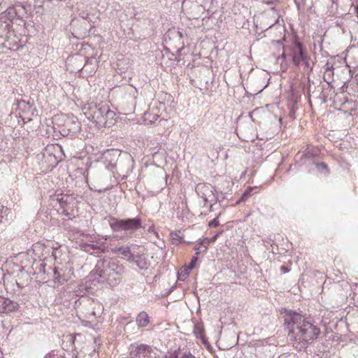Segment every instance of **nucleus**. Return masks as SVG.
<instances>
[{
	"label": "nucleus",
	"mask_w": 358,
	"mask_h": 358,
	"mask_svg": "<svg viewBox=\"0 0 358 358\" xmlns=\"http://www.w3.org/2000/svg\"><path fill=\"white\" fill-rule=\"evenodd\" d=\"M285 311L284 325L288 329V338L293 345L301 344V349L318 337L320 330L317 327L296 311Z\"/></svg>",
	"instance_id": "1"
},
{
	"label": "nucleus",
	"mask_w": 358,
	"mask_h": 358,
	"mask_svg": "<svg viewBox=\"0 0 358 358\" xmlns=\"http://www.w3.org/2000/svg\"><path fill=\"white\" fill-rule=\"evenodd\" d=\"M99 276V282H106L110 287H115L122 280L124 267L115 259L103 258L97 261L95 268L92 271Z\"/></svg>",
	"instance_id": "2"
},
{
	"label": "nucleus",
	"mask_w": 358,
	"mask_h": 358,
	"mask_svg": "<svg viewBox=\"0 0 358 358\" xmlns=\"http://www.w3.org/2000/svg\"><path fill=\"white\" fill-rule=\"evenodd\" d=\"M110 227L113 231H129L133 233L142 227V219L137 216L134 218L117 219L113 217Z\"/></svg>",
	"instance_id": "3"
},
{
	"label": "nucleus",
	"mask_w": 358,
	"mask_h": 358,
	"mask_svg": "<svg viewBox=\"0 0 358 358\" xmlns=\"http://www.w3.org/2000/svg\"><path fill=\"white\" fill-rule=\"evenodd\" d=\"M107 104L108 103L101 102L92 104L89 108V119L98 127H102V124H106V121L104 120V117Z\"/></svg>",
	"instance_id": "4"
},
{
	"label": "nucleus",
	"mask_w": 358,
	"mask_h": 358,
	"mask_svg": "<svg viewBox=\"0 0 358 358\" xmlns=\"http://www.w3.org/2000/svg\"><path fill=\"white\" fill-rule=\"evenodd\" d=\"M32 250L35 255L38 257H41L45 255L49 254L50 252H51L52 256L54 257L55 259H57V248H48L43 243H36L34 244L32 246Z\"/></svg>",
	"instance_id": "5"
},
{
	"label": "nucleus",
	"mask_w": 358,
	"mask_h": 358,
	"mask_svg": "<svg viewBox=\"0 0 358 358\" xmlns=\"http://www.w3.org/2000/svg\"><path fill=\"white\" fill-rule=\"evenodd\" d=\"M307 57L306 50L301 42L295 43V48L292 50V61L294 65L299 66L301 62Z\"/></svg>",
	"instance_id": "6"
},
{
	"label": "nucleus",
	"mask_w": 358,
	"mask_h": 358,
	"mask_svg": "<svg viewBox=\"0 0 358 358\" xmlns=\"http://www.w3.org/2000/svg\"><path fill=\"white\" fill-rule=\"evenodd\" d=\"M0 303H1V313L8 314L17 310L19 304L17 302L0 296Z\"/></svg>",
	"instance_id": "7"
},
{
	"label": "nucleus",
	"mask_w": 358,
	"mask_h": 358,
	"mask_svg": "<svg viewBox=\"0 0 358 358\" xmlns=\"http://www.w3.org/2000/svg\"><path fill=\"white\" fill-rule=\"evenodd\" d=\"M57 201L62 208V213L66 217H70V213H69V206L73 202L74 198L67 194H59L57 195Z\"/></svg>",
	"instance_id": "8"
},
{
	"label": "nucleus",
	"mask_w": 358,
	"mask_h": 358,
	"mask_svg": "<svg viewBox=\"0 0 358 358\" xmlns=\"http://www.w3.org/2000/svg\"><path fill=\"white\" fill-rule=\"evenodd\" d=\"M151 348L145 344L134 346L131 350V355L137 358H144L150 354Z\"/></svg>",
	"instance_id": "9"
},
{
	"label": "nucleus",
	"mask_w": 358,
	"mask_h": 358,
	"mask_svg": "<svg viewBox=\"0 0 358 358\" xmlns=\"http://www.w3.org/2000/svg\"><path fill=\"white\" fill-rule=\"evenodd\" d=\"M210 186L203 183H199L196 186V192L197 194L203 200L204 206L209 203V194L210 192Z\"/></svg>",
	"instance_id": "10"
},
{
	"label": "nucleus",
	"mask_w": 358,
	"mask_h": 358,
	"mask_svg": "<svg viewBox=\"0 0 358 358\" xmlns=\"http://www.w3.org/2000/svg\"><path fill=\"white\" fill-rule=\"evenodd\" d=\"M130 263L136 264L141 270H146L150 266L149 260L144 255H134V260Z\"/></svg>",
	"instance_id": "11"
},
{
	"label": "nucleus",
	"mask_w": 358,
	"mask_h": 358,
	"mask_svg": "<svg viewBox=\"0 0 358 358\" xmlns=\"http://www.w3.org/2000/svg\"><path fill=\"white\" fill-rule=\"evenodd\" d=\"M113 252L118 255L124 256L128 262H132L134 260V254L131 252L129 246H120L115 248Z\"/></svg>",
	"instance_id": "12"
},
{
	"label": "nucleus",
	"mask_w": 358,
	"mask_h": 358,
	"mask_svg": "<svg viewBox=\"0 0 358 358\" xmlns=\"http://www.w3.org/2000/svg\"><path fill=\"white\" fill-rule=\"evenodd\" d=\"M116 117V113L110 109L108 104H107L104 120L106 121V124H102V127H110L114 124V120Z\"/></svg>",
	"instance_id": "13"
},
{
	"label": "nucleus",
	"mask_w": 358,
	"mask_h": 358,
	"mask_svg": "<svg viewBox=\"0 0 358 358\" xmlns=\"http://www.w3.org/2000/svg\"><path fill=\"white\" fill-rule=\"evenodd\" d=\"M136 322L139 327H145L150 322V317L146 312L142 311L137 315Z\"/></svg>",
	"instance_id": "14"
},
{
	"label": "nucleus",
	"mask_w": 358,
	"mask_h": 358,
	"mask_svg": "<svg viewBox=\"0 0 358 358\" xmlns=\"http://www.w3.org/2000/svg\"><path fill=\"white\" fill-rule=\"evenodd\" d=\"M347 59L353 67H358V49H355L350 52L347 55Z\"/></svg>",
	"instance_id": "15"
},
{
	"label": "nucleus",
	"mask_w": 358,
	"mask_h": 358,
	"mask_svg": "<svg viewBox=\"0 0 358 358\" xmlns=\"http://www.w3.org/2000/svg\"><path fill=\"white\" fill-rule=\"evenodd\" d=\"M181 234H182L181 231H180V230H176V231H172L171 233L172 243L173 244L178 245L182 242V237Z\"/></svg>",
	"instance_id": "16"
},
{
	"label": "nucleus",
	"mask_w": 358,
	"mask_h": 358,
	"mask_svg": "<svg viewBox=\"0 0 358 358\" xmlns=\"http://www.w3.org/2000/svg\"><path fill=\"white\" fill-rule=\"evenodd\" d=\"M189 269L187 268L186 266L180 268V270L178 272V280L182 281L185 280L189 275Z\"/></svg>",
	"instance_id": "17"
},
{
	"label": "nucleus",
	"mask_w": 358,
	"mask_h": 358,
	"mask_svg": "<svg viewBox=\"0 0 358 358\" xmlns=\"http://www.w3.org/2000/svg\"><path fill=\"white\" fill-rule=\"evenodd\" d=\"M86 251L91 253L99 254L103 252L100 246L97 244H90L86 248Z\"/></svg>",
	"instance_id": "18"
},
{
	"label": "nucleus",
	"mask_w": 358,
	"mask_h": 358,
	"mask_svg": "<svg viewBox=\"0 0 358 358\" xmlns=\"http://www.w3.org/2000/svg\"><path fill=\"white\" fill-rule=\"evenodd\" d=\"M209 197L210 208L211 209L213 204L217 203L218 201V197L215 195V194L213 193L212 188L210 189Z\"/></svg>",
	"instance_id": "19"
},
{
	"label": "nucleus",
	"mask_w": 358,
	"mask_h": 358,
	"mask_svg": "<svg viewBox=\"0 0 358 358\" xmlns=\"http://www.w3.org/2000/svg\"><path fill=\"white\" fill-rule=\"evenodd\" d=\"M145 120H149L150 122H155L159 118V115L157 114H152L150 112H148L145 113Z\"/></svg>",
	"instance_id": "20"
},
{
	"label": "nucleus",
	"mask_w": 358,
	"mask_h": 358,
	"mask_svg": "<svg viewBox=\"0 0 358 358\" xmlns=\"http://www.w3.org/2000/svg\"><path fill=\"white\" fill-rule=\"evenodd\" d=\"M316 167H317V170L320 171H325L326 173H329V170L327 169V165L324 162L316 164Z\"/></svg>",
	"instance_id": "21"
},
{
	"label": "nucleus",
	"mask_w": 358,
	"mask_h": 358,
	"mask_svg": "<svg viewBox=\"0 0 358 358\" xmlns=\"http://www.w3.org/2000/svg\"><path fill=\"white\" fill-rule=\"evenodd\" d=\"M252 187H248L245 191L243 193V194L241 195V197L240 199V201H245L247 198L249 197V196L250 195V192L252 191Z\"/></svg>",
	"instance_id": "22"
},
{
	"label": "nucleus",
	"mask_w": 358,
	"mask_h": 358,
	"mask_svg": "<svg viewBox=\"0 0 358 358\" xmlns=\"http://www.w3.org/2000/svg\"><path fill=\"white\" fill-rule=\"evenodd\" d=\"M210 240L208 238H205L201 241V245L203 246V252L206 251L208 246L210 243Z\"/></svg>",
	"instance_id": "23"
},
{
	"label": "nucleus",
	"mask_w": 358,
	"mask_h": 358,
	"mask_svg": "<svg viewBox=\"0 0 358 358\" xmlns=\"http://www.w3.org/2000/svg\"><path fill=\"white\" fill-rule=\"evenodd\" d=\"M198 260V258L196 256H194L193 257L192 259H191V261L189 263L188 266H186L187 268H189V270L192 269L194 266H195V264L196 263Z\"/></svg>",
	"instance_id": "24"
},
{
	"label": "nucleus",
	"mask_w": 358,
	"mask_h": 358,
	"mask_svg": "<svg viewBox=\"0 0 358 358\" xmlns=\"http://www.w3.org/2000/svg\"><path fill=\"white\" fill-rule=\"evenodd\" d=\"M52 271H53V278H54V280L56 281H58V282H60V278H61V275L60 273H59L58 270L55 268L52 269Z\"/></svg>",
	"instance_id": "25"
},
{
	"label": "nucleus",
	"mask_w": 358,
	"mask_h": 358,
	"mask_svg": "<svg viewBox=\"0 0 358 358\" xmlns=\"http://www.w3.org/2000/svg\"><path fill=\"white\" fill-rule=\"evenodd\" d=\"M219 225L218 216L214 218L213 220L210 221L208 223V226L210 227H216Z\"/></svg>",
	"instance_id": "26"
},
{
	"label": "nucleus",
	"mask_w": 358,
	"mask_h": 358,
	"mask_svg": "<svg viewBox=\"0 0 358 358\" xmlns=\"http://www.w3.org/2000/svg\"><path fill=\"white\" fill-rule=\"evenodd\" d=\"M301 64L304 65L307 69L310 68L312 69V67H310L309 57L308 56L301 62Z\"/></svg>",
	"instance_id": "27"
},
{
	"label": "nucleus",
	"mask_w": 358,
	"mask_h": 358,
	"mask_svg": "<svg viewBox=\"0 0 358 358\" xmlns=\"http://www.w3.org/2000/svg\"><path fill=\"white\" fill-rule=\"evenodd\" d=\"M179 352L178 351H175L173 354H171L169 357H166L165 358H180Z\"/></svg>",
	"instance_id": "28"
},
{
	"label": "nucleus",
	"mask_w": 358,
	"mask_h": 358,
	"mask_svg": "<svg viewBox=\"0 0 358 358\" xmlns=\"http://www.w3.org/2000/svg\"><path fill=\"white\" fill-rule=\"evenodd\" d=\"M280 270L281 273H287L289 272V268H288L285 266H280Z\"/></svg>",
	"instance_id": "29"
},
{
	"label": "nucleus",
	"mask_w": 358,
	"mask_h": 358,
	"mask_svg": "<svg viewBox=\"0 0 358 358\" xmlns=\"http://www.w3.org/2000/svg\"><path fill=\"white\" fill-rule=\"evenodd\" d=\"M195 334H199L201 336H202L203 334V329L200 327H196L195 330Z\"/></svg>",
	"instance_id": "30"
},
{
	"label": "nucleus",
	"mask_w": 358,
	"mask_h": 358,
	"mask_svg": "<svg viewBox=\"0 0 358 358\" xmlns=\"http://www.w3.org/2000/svg\"><path fill=\"white\" fill-rule=\"evenodd\" d=\"M202 248L203 246L201 245V242L198 244H196L194 247V250H200V251H203L202 250Z\"/></svg>",
	"instance_id": "31"
},
{
	"label": "nucleus",
	"mask_w": 358,
	"mask_h": 358,
	"mask_svg": "<svg viewBox=\"0 0 358 358\" xmlns=\"http://www.w3.org/2000/svg\"><path fill=\"white\" fill-rule=\"evenodd\" d=\"M276 1H277V0H270V1H264V3L267 5H271V4H274Z\"/></svg>",
	"instance_id": "32"
},
{
	"label": "nucleus",
	"mask_w": 358,
	"mask_h": 358,
	"mask_svg": "<svg viewBox=\"0 0 358 358\" xmlns=\"http://www.w3.org/2000/svg\"><path fill=\"white\" fill-rule=\"evenodd\" d=\"M72 123L74 124L73 129L78 130L79 129V123L76 121H73Z\"/></svg>",
	"instance_id": "33"
},
{
	"label": "nucleus",
	"mask_w": 358,
	"mask_h": 358,
	"mask_svg": "<svg viewBox=\"0 0 358 358\" xmlns=\"http://www.w3.org/2000/svg\"><path fill=\"white\" fill-rule=\"evenodd\" d=\"M90 315H92L94 316H96L97 315V313H96V311L94 310V308H90Z\"/></svg>",
	"instance_id": "34"
},
{
	"label": "nucleus",
	"mask_w": 358,
	"mask_h": 358,
	"mask_svg": "<svg viewBox=\"0 0 358 358\" xmlns=\"http://www.w3.org/2000/svg\"><path fill=\"white\" fill-rule=\"evenodd\" d=\"M10 0H0V6H2V4L6 5L8 1H10Z\"/></svg>",
	"instance_id": "35"
},
{
	"label": "nucleus",
	"mask_w": 358,
	"mask_h": 358,
	"mask_svg": "<svg viewBox=\"0 0 358 358\" xmlns=\"http://www.w3.org/2000/svg\"><path fill=\"white\" fill-rule=\"evenodd\" d=\"M326 66V70L327 71H330L331 70V69L333 68L332 66H329V63H327V64L325 65Z\"/></svg>",
	"instance_id": "36"
},
{
	"label": "nucleus",
	"mask_w": 358,
	"mask_h": 358,
	"mask_svg": "<svg viewBox=\"0 0 358 358\" xmlns=\"http://www.w3.org/2000/svg\"><path fill=\"white\" fill-rule=\"evenodd\" d=\"M218 234H216L213 236L212 238H209L210 240V242H214L217 238Z\"/></svg>",
	"instance_id": "37"
},
{
	"label": "nucleus",
	"mask_w": 358,
	"mask_h": 358,
	"mask_svg": "<svg viewBox=\"0 0 358 358\" xmlns=\"http://www.w3.org/2000/svg\"><path fill=\"white\" fill-rule=\"evenodd\" d=\"M324 80L327 82V83L328 84V87H331V89L332 88V86H330V82L327 80H326L325 78V76H324Z\"/></svg>",
	"instance_id": "38"
},
{
	"label": "nucleus",
	"mask_w": 358,
	"mask_h": 358,
	"mask_svg": "<svg viewBox=\"0 0 358 358\" xmlns=\"http://www.w3.org/2000/svg\"><path fill=\"white\" fill-rule=\"evenodd\" d=\"M295 3L296 4L297 7H299V3H298L297 0H294Z\"/></svg>",
	"instance_id": "39"
},
{
	"label": "nucleus",
	"mask_w": 358,
	"mask_h": 358,
	"mask_svg": "<svg viewBox=\"0 0 358 358\" xmlns=\"http://www.w3.org/2000/svg\"><path fill=\"white\" fill-rule=\"evenodd\" d=\"M285 57H286V56H285V55L284 53H283V54L282 55V56H281V57H282V59H285Z\"/></svg>",
	"instance_id": "40"
},
{
	"label": "nucleus",
	"mask_w": 358,
	"mask_h": 358,
	"mask_svg": "<svg viewBox=\"0 0 358 358\" xmlns=\"http://www.w3.org/2000/svg\"><path fill=\"white\" fill-rule=\"evenodd\" d=\"M195 6H196L198 8H199V9H200V8H202V6H200V5H197V4H196V5H195Z\"/></svg>",
	"instance_id": "41"
},
{
	"label": "nucleus",
	"mask_w": 358,
	"mask_h": 358,
	"mask_svg": "<svg viewBox=\"0 0 358 358\" xmlns=\"http://www.w3.org/2000/svg\"><path fill=\"white\" fill-rule=\"evenodd\" d=\"M0 358H3V353L1 352V350H0Z\"/></svg>",
	"instance_id": "42"
},
{
	"label": "nucleus",
	"mask_w": 358,
	"mask_h": 358,
	"mask_svg": "<svg viewBox=\"0 0 358 358\" xmlns=\"http://www.w3.org/2000/svg\"><path fill=\"white\" fill-rule=\"evenodd\" d=\"M1 306H2V304H1V303H0V314H2L1 313Z\"/></svg>",
	"instance_id": "43"
},
{
	"label": "nucleus",
	"mask_w": 358,
	"mask_h": 358,
	"mask_svg": "<svg viewBox=\"0 0 358 358\" xmlns=\"http://www.w3.org/2000/svg\"><path fill=\"white\" fill-rule=\"evenodd\" d=\"M88 15H89L88 14H86V16H84V15H83V18H87Z\"/></svg>",
	"instance_id": "44"
},
{
	"label": "nucleus",
	"mask_w": 358,
	"mask_h": 358,
	"mask_svg": "<svg viewBox=\"0 0 358 358\" xmlns=\"http://www.w3.org/2000/svg\"><path fill=\"white\" fill-rule=\"evenodd\" d=\"M153 231V229H152V227H150V228L149 229V231Z\"/></svg>",
	"instance_id": "45"
},
{
	"label": "nucleus",
	"mask_w": 358,
	"mask_h": 358,
	"mask_svg": "<svg viewBox=\"0 0 358 358\" xmlns=\"http://www.w3.org/2000/svg\"><path fill=\"white\" fill-rule=\"evenodd\" d=\"M310 92V86L308 87V92Z\"/></svg>",
	"instance_id": "46"
},
{
	"label": "nucleus",
	"mask_w": 358,
	"mask_h": 358,
	"mask_svg": "<svg viewBox=\"0 0 358 358\" xmlns=\"http://www.w3.org/2000/svg\"><path fill=\"white\" fill-rule=\"evenodd\" d=\"M57 147L59 150H61V147H60V146H59V145H57Z\"/></svg>",
	"instance_id": "47"
},
{
	"label": "nucleus",
	"mask_w": 358,
	"mask_h": 358,
	"mask_svg": "<svg viewBox=\"0 0 358 358\" xmlns=\"http://www.w3.org/2000/svg\"><path fill=\"white\" fill-rule=\"evenodd\" d=\"M41 266H42L43 268L45 267V266L43 264H41Z\"/></svg>",
	"instance_id": "48"
},
{
	"label": "nucleus",
	"mask_w": 358,
	"mask_h": 358,
	"mask_svg": "<svg viewBox=\"0 0 358 358\" xmlns=\"http://www.w3.org/2000/svg\"><path fill=\"white\" fill-rule=\"evenodd\" d=\"M62 358H64V357H62Z\"/></svg>",
	"instance_id": "49"
}]
</instances>
